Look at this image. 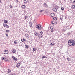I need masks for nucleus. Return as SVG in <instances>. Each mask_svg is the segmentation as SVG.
<instances>
[{"instance_id": "f257e3e1", "label": "nucleus", "mask_w": 75, "mask_h": 75, "mask_svg": "<svg viewBox=\"0 0 75 75\" xmlns=\"http://www.w3.org/2000/svg\"><path fill=\"white\" fill-rule=\"evenodd\" d=\"M68 44L69 46H71V47L75 46V42L74 41V40L70 39L68 41Z\"/></svg>"}, {"instance_id": "f03ea898", "label": "nucleus", "mask_w": 75, "mask_h": 75, "mask_svg": "<svg viewBox=\"0 0 75 75\" xmlns=\"http://www.w3.org/2000/svg\"><path fill=\"white\" fill-rule=\"evenodd\" d=\"M36 27L37 29L39 30H41L42 28L40 25H38L36 26Z\"/></svg>"}, {"instance_id": "7ed1b4c3", "label": "nucleus", "mask_w": 75, "mask_h": 75, "mask_svg": "<svg viewBox=\"0 0 75 75\" xmlns=\"http://www.w3.org/2000/svg\"><path fill=\"white\" fill-rule=\"evenodd\" d=\"M8 53V50H5L4 51V54H7Z\"/></svg>"}, {"instance_id": "20e7f679", "label": "nucleus", "mask_w": 75, "mask_h": 75, "mask_svg": "<svg viewBox=\"0 0 75 75\" xmlns=\"http://www.w3.org/2000/svg\"><path fill=\"white\" fill-rule=\"evenodd\" d=\"M21 65V64L19 63H18L17 65H16V67L17 68H19L20 67V65Z\"/></svg>"}, {"instance_id": "39448f33", "label": "nucleus", "mask_w": 75, "mask_h": 75, "mask_svg": "<svg viewBox=\"0 0 75 75\" xmlns=\"http://www.w3.org/2000/svg\"><path fill=\"white\" fill-rule=\"evenodd\" d=\"M53 11L55 12H57V9L56 8H53L52 9Z\"/></svg>"}, {"instance_id": "423d86ee", "label": "nucleus", "mask_w": 75, "mask_h": 75, "mask_svg": "<svg viewBox=\"0 0 75 75\" xmlns=\"http://www.w3.org/2000/svg\"><path fill=\"white\" fill-rule=\"evenodd\" d=\"M43 36L41 34H40L38 35V37L39 38H42Z\"/></svg>"}, {"instance_id": "0eeeda50", "label": "nucleus", "mask_w": 75, "mask_h": 75, "mask_svg": "<svg viewBox=\"0 0 75 75\" xmlns=\"http://www.w3.org/2000/svg\"><path fill=\"white\" fill-rule=\"evenodd\" d=\"M12 58L13 59H14L15 61H17V59L16 58H15V57H14V56H13L12 57Z\"/></svg>"}, {"instance_id": "6e6552de", "label": "nucleus", "mask_w": 75, "mask_h": 75, "mask_svg": "<svg viewBox=\"0 0 75 75\" xmlns=\"http://www.w3.org/2000/svg\"><path fill=\"white\" fill-rule=\"evenodd\" d=\"M43 6H44V7H48V5L47 4H46V3H44L43 4Z\"/></svg>"}, {"instance_id": "1a4fd4ad", "label": "nucleus", "mask_w": 75, "mask_h": 75, "mask_svg": "<svg viewBox=\"0 0 75 75\" xmlns=\"http://www.w3.org/2000/svg\"><path fill=\"white\" fill-rule=\"evenodd\" d=\"M21 7L22 8H23V9H25V5H22Z\"/></svg>"}, {"instance_id": "9d476101", "label": "nucleus", "mask_w": 75, "mask_h": 75, "mask_svg": "<svg viewBox=\"0 0 75 75\" xmlns=\"http://www.w3.org/2000/svg\"><path fill=\"white\" fill-rule=\"evenodd\" d=\"M55 16V13H52L51 14V17H54Z\"/></svg>"}, {"instance_id": "9b49d317", "label": "nucleus", "mask_w": 75, "mask_h": 75, "mask_svg": "<svg viewBox=\"0 0 75 75\" xmlns=\"http://www.w3.org/2000/svg\"><path fill=\"white\" fill-rule=\"evenodd\" d=\"M11 71L10 69H8V71H7L8 73L9 74L11 72Z\"/></svg>"}, {"instance_id": "f8f14e48", "label": "nucleus", "mask_w": 75, "mask_h": 75, "mask_svg": "<svg viewBox=\"0 0 75 75\" xmlns=\"http://www.w3.org/2000/svg\"><path fill=\"white\" fill-rule=\"evenodd\" d=\"M75 6L74 5H72L71 6V8L72 9H75Z\"/></svg>"}, {"instance_id": "ddd939ff", "label": "nucleus", "mask_w": 75, "mask_h": 75, "mask_svg": "<svg viewBox=\"0 0 75 75\" xmlns=\"http://www.w3.org/2000/svg\"><path fill=\"white\" fill-rule=\"evenodd\" d=\"M37 50V48H34L33 49V52H34V51H35Z\"/></svg>"}, {"instance_id": "4468645a", "label": "nucleus", "mask_w": 75, "mask_h": 75, "mask_svg": "<svg viewBox=\"0 0 75 75\" xmlns=\"http://www.w3.org/2000/svg\"><path fill=\"white\" fill-rule=\"evenodd\" d=\"M27 2H28V1L27 0H25L24 1V3L26 4V3H27Z\"/></svg>"}, {"instance_id": "2eb2a0df", "label": "nucleus", "mask_w": 75, "mask_h": 75, "mask_svg": "<svg viewBox=\"0 0 75 75\" xmlns=\"http://www.w3.org/2000/svg\"><path fill=\"white\" fill-rule=\"evenodd\" d=\"M2 60H4L6 59V57H1Z\"/></svg>"}, {"instance_id": "dca6fc26", "label": "nucleus", "mask_w": 75, "mask_h": 75, "mask_svg": "<svg viewBox=\"0 0 75 75\" xmlns=\"http://www.w3.org/2000/svg\"><path fill=\"white\" fill-rule=\"evenodd\" d=\"M70 1L71 3H75V0H74V1H73V0H70Z\"/></svg>"}, {"instance_id": "f3484780", "label": "nucleus", "mask_w": 75, "mask_h": 75, "mask_svg": "<svg viewBox=\"0 0 75 75\" xmlns=\"http://www.w3.org/2000/svg\"><path fill=\"white\" fill-rule=\"evenodd\" d=\"M12 52L13 53H15V52H16V50H13V51H12Z\"/></svg>"}, {"instance_id": "a211bd4d", "label": "nucleus", "mask_w": 75, "mask_h": 75, "mask_svg": "<svg viewBox=\"0 0 75 75\" xmlns=\"http://www.w3.org/2000/svg\"><path fill=\"white\" fill-rule=\"evenodd\" d=\"M4 23H8V21H7V20H5L4 21Z\"/></svg>"}, {"instance_id": "6ab92c4d", "label": "nucleus", "mask_w": 75, "mask_h": 75, "mask_svg": "<svg viewBox=\"0 0 75 75\" xmlns=\"http://www.w3.org/2000/svg\"><path fill=\"white\" fill-rule=\"evenodd\" d=\"M54 45V43L52 42L50 43V45H51V46H52V45Z\"/></svg>"}, {"instance_id": "aec40b11", "label": "nucleus", "mask_w": 75, "mask_h": 75, "mask_svg": "<svg viewBox=\"0 0 75 75\" xmlns=\"http://www.w3.org/2000/svg\"><path fill=\"white\" fill-rule=\"evenodd\" d=\"M21 41H22V42H24V41H25V39H24V38L21 39Z\"/></svg>"}, {"instance_id": "412c9836", "label": "nucleus", "mask_w": 75, "mask_h": 75, "mask_svg": "<svg viewBox=\"0 0 75 75\" xmlns=\"http://www.w3.org/2000/svg\"><path fill=\"white\" fill-rule=\"evenodd\" d=\"M25 47L26 48H28V45H26L25 46Z\"/></svg>"}, {"instance_id": "4be33fe9", "label": "nucleus", "mask_w": 75, "mask_h": 75, "mask_svg": "<svg viewBox=\"0 0 75 75\" xmlns=\"http://www.w3.org/2000/svg\"><path fill=\"white\" fill-rule=\"evenodd\" d=\"M26 37H27V38H29V35L28 34H27L26 35H25Z\"/></svg>"}, {"instance_id": "5701e85b", "label": "nucleus", "mask_w": 75, "mask_h": 75, "mask_svg": "<svg viewBox=\"0 0 75 75\" xmlns=\"http://www.w3.org/2000/svg\"><path fill=\"white\" fill-rule=\"evenodd\" d=\"M14 43L15 44H18V42H17V41H14Z\"/></svg>"}, {"instance_id": "b1692460", "label": "nucleus", "mask_w": 75, "mask_h": 75, "mask_svg": "<svg viewBox=\"0 0 75 75\" xmlns=\"http://www.w3.org/2000/svg\"><path fill=\"white\" fill-rule=\"evenodd\" d=\"M53 20H57V18L56 17H54L53 18Z\"/></svg>"}, {"instance_id": "393cba45", "label": "nucleus", "mask_w": 75, "mask_h": 75, "mask_svg": "<svg viewBox=\"0 0 75 75\" xmlns=\"http://www.w3.org/2000/svg\"><path fill=\"white\" fill-rule=\"evenodd\" d=\"M27 18H28V16H25V20H27Z\"/></svg>"}, {"instance_id": "a878e982", "label": "nucleus", "mask_w": 75, "mask_h": 75, "mask_svg": "<svg viewBox=\"0 0 75 75\" xmlns=\"http://www.w3.org/2000/svg\"><path fill=\"white\" fill-rule=\"evenodd\" d=\"M5 27L6 28H9V26L7 25V24H6V25H5Z\"/></svg>"}, {"instance_id": "bb28decb", "label": "nucleus", "mask_w": 75, "mask_h": 75, "mask_svg": "<svg viewBox=\"0 0 75 75\" xmlns=\"http://www.w3.org/2000/svg\"><path fill=\"white\" fill-rule=\"evenodd\" d=\"M6 33H9V30H7L6 31Z\"/></svg>"}, {"instance_id": "cd10ccee", "label": "nucleus", "mask_w": 75, "mask_h": 75, "mask_svg": "<svg viewBox=\"0 0 75 75\" xmlns=\"http://www.w3.org/2000/svg\"><path fill=\"white\" fill-rule=\"evenodd\" d=\"M38 33H35V36H37L38 35Z\"/></svg>"}, {"instance_id": "c85d7f7f", "label": "nucleus", "mask_w": 75, "mask_h": 75, "mask_svg": "<svg viewBox=\"0 0 75 75\" xmlns=\"http://www.w3.org/2000/svg\"><path fill=\"white\" fill-rule=\"evenodd\" d=\"M29 25H30V27H32V23H29Z\"/></svg>"}, {"instance_id": "c756f323", "label": "nucleus", "mask_w": 75, "mask_h": 75, "mask_svg": "<svg viewBox=\"0 0 75 75\" xmlns=\"http://www.w3.org/2000/svg\"><path fill=\"white\" fill-rule=\"evenodd\" d=\"M46 56H43L42 57V59H43V58H46Z\"/></svg>"}, {"instance_id": "7c9ffc66", "label": "nucleus", "mask_w": 75, "mask_h": 75, "mask_svg": "<svg viewBox=\"0 0 75 75\" xmlns=\"http://www.w3.org/2000/svg\"><path fill=\"white\" fill-rule=\"evenodd\" d=\"M61 9L62 11H64V8L62 7L61 8Z\"/></svg>"}, {"instance_id": "2f4dec72", "label": "nucleus", "mask_w": 75, "mask_h": 75, "mask_svg": "<svg viewBox=\"0 0 75 75\" xmlns=\"http://www.w3.org/2000/svg\"><path fill=\"white\" fill-rule=\"evenodd\" d=\"M50 29L52 30L53 29H54V27H53L52 26L50 27Z\"/></svg>"}, {"instance_id": "473e14b6", "label": "nucleus", "mask_w": 75, "mask_h": 75, "mask_svg": "<svg viewBox=\"0 0 75 75\" xmlns=\"http://www.w3.org/2000/svg\"><path fill=\"white\" fill-rule=\"evenodd\" d=\"M51 23H52V24H55L54 22L53 21H52L51 22Z\"/></svg>"}, {"instance_id": "72a5a7b5", "label": "nucleus", "mask_w": 75, "mask_h": 75, "mask_svg": "<svg viewBox=\"0 0 75 75\" xmlns=\"http://www.w3.org/2000/svg\"><path fill=\"white\" fill-rule=\"evenodd\" d=\"M67 61H70V59L69 58H66Z\"/></svg>"}, {"instance_id": "f704fd0d", "label": "nucleus", "mask_w": 75, "mask_h": 75, "mask_svg": "<svg viewBox=\"0 0 75 75\" xmlns=\"http://www.w3.org/2000/svg\"><path fill=\"white\" fill-rule=\"evenodd\" d=\"M6 23L5 24V23H4V24H3V25L4 26V27H5V26H6Z\"/></svg>"}, {"instance_id": "c9c22d12", "label": "nucleus", "mask_w": 75, "mask_h": 75, "mask_svg": "<svg viewBox=\"0 0 75 75\" xmlns=\"http://www.w3.org/2000/svg\"><path fill=\"white\" fill-rule=\"evenodd\" d=\"M24 12L25 14L27 13V12H26L25 10H24Z\"/></svg>"}, {"instance_id": "e433bc0d", "label": "nucleus", "mask_w": 75, "mask_h": 75, "mask_svg": "<svg viewBox=\"0 0 75 75\" xmlns=\"http://www.w3.org/2000/svg\"><path fill=\"white\" fill-rule=\"evenodd\" d=\"M8 60L7 59H6V60L4 61L5 62H6L7 61H8V60Z\"/></svg>"}, {"instance_id": "4c0bfd02", "label": "nucleus", "mask_w": 75, "mask_h": 75, "mask_svg": "<svg viewBox=\"0 0 75 75\" xmlns=\"http://www.w3.org/2000/svg\"><path fill=\"white\" fill-rule=\"evenodd\" d=\"M8 33H7L6 34V37H8Z\"/></svg>"}, {"instance_id": "58836bf2", "label": "nucleus", "mask_w": 75, "mask_h": 75, "mask_svg": "<svg viewBox=\"0 0 75 75\" xmlns=\"http://www.w3.org/2000/svg\"><path fill=\"white\" fill-rule=\"evenodd\" d=\"M10 8H12L13 7V6H11V5L9 6Z\"/></svg>"}, {"instance_id": "ea45409f", "label": "nucleus", "mask_w": 75, "mask_h": 75, "mask_svg": "<svg viewBox=\"0 0 75 75\" xmlns=\"http://www.w3.org/2000/svg\"><path fill=\"white\" fill-rule=\"evenodd\" d=\"M70 34H71V33H67L68 35H70Z\"/></svg>"}, {"instance_id": "a19ab883", "label": "nucleus", "mask_w": 75, "mask_h": 75, "mask_svg": "<svg viewBox=\"0 0 75 75\" xmlns=\"http://www.w3.org/2000/svg\"><path fill=\"white\" fill-rule=\"evenodd\" d=\"M40 33L41 34H43V32H42V31H41L40 32Z\"/></svg>"}, {"instance_id": "79ce46f5", "label": "nucleus", "mask_w": 75, "mask_h": 75, "mask_svg": "<svg viewBox=\"0 0 75 75\" xmlns=\"http://www.w3.org/2000/svg\"><path fill=\"white\" fill-rule=\"evenodd\" d=\"M31 23H32L31 22V21H30L29 22V24H31Z\"/></svg>"}, {"instance_id": "37998d69", "label": "nucleus", "mask_w": 75, "mask_h": 75, "mask_svg": "<svg viewBox=\"0 0 75 75\" xmlns=\"http://www.w3.org/2000/svg\"><path fill=\"white\" fill-rule=\"evenodd\" d=\"M42 11H42V10H40V13H42Z\"/></svg>"}, {"instance_id": "c03bdc74", "label": "nucleus", "mask_w": 75, "mask_h": 75, "mask_svg": "<svg viewBox=\"0 0 75 75\" xmlns=\"http://www.w3.org/2000/svg\"><path fill=\"white\" fill-rule=\"evenodd\" d=\"M62 18L61 17H60V20H62Z\"/></svg>"}, {"instance_id": "a18cd8bd", "label": "nucleus", "mask_w": 75, "mask_h": 75, "mask_svg": "<svg viewBox=\"0 0 75 75\" xmlns=\"http://www.w3.org/2000/svg\"><path fill=\"white\" fill-rule=\"evenodd\" d=\"M51 32L52 33H53V32H54V30H51Z\"/></svg>"}, {"instance_id": "49530a36", "label": "nucleus", "mask_w": 75, "mask_h": 75, "mask_svg": "<svg viewBox=\"0 0 75 75\" xmlns=\"http://www.w3.org/2000/svg\"><path fill=\"white\" fill-rule=\"evenodd\" d=\"M16 1V2H18V0H17Z\"/></svg>"}, {"instance_id": "de8ad7c7", "label": "nucleus", "mask_w": 75, "mask_h": 75, "mask_svg": "<svg viewBox=\"0 0 75 75\" xmlns=\"http://www.w3.org/2000/svg\"><path fill=\"white\" fill-rule=\"evenodd\" d=\"M1 0H0V3H1Z\"/></svg>"}, {"instance_id": "09e8293b", "label": "nucleus", "mask_w": 75, "mask_h": 75, "mask_svg": "<svg viewBox=\"0 0 75 75\" xmlns=\"http://www.w3.org/2000/svg\"><path fill=\"white\" fill-rule=\"evenodd\" d=\"M63 58H65V56H63Z\"/></svg>"}, {"instance_id": "8fccbe9b", "label": "nucleus", "mask_w": 75, "mask_h": 75, "mask_svg": "<svg viewBox=\"0 0 75 75\" xmlns=\"http://www.w3.org/2000/svg\"><path fill=\"white\" fill-rule=\"evenodd\" d=\"M21 68H23V67H21Z\"/></svg>"}, {"instance_id": "3c124183", "label": "nucleus", "mask_w": 75, "mask_h": 75, "mask_svg": "<svg viewBox=\"0 0 75 75\" xmlns=\"http://www.w3.org/2000/svg\"><path fill=\"white\" fill-rule=\"evenodd\" d=\"M27 34H25V35H27Z\"/></svg>"}, {"instance_id": "603ef678", "label": "nucleus", "mask_w": 75, "mask_h": 75, "mask_svg": "<svg viewBox=\"0 0 75 75\" xmlns=\"http://www.w3.org/2000/svg\"><path fill=\"white\" fill-rule=\"evenodd\" d=\"M49 31V30H47V31Z\"/></svg>"}, {"instance_id": "864d4df0", "label": "nucleus", "mask_w": 75, "mask_h": 75, "mask_svg": "<svg viewBox=\"0 0 75 75\" xmlns=\"http://www.w3.org/2000/svg\"><path fill=\"white\" fill-rule=\"evenodd\" d=\"M0 66H1V64H0Z\"/></svg>"}, {"instance_id": "5fc2aeb1", "label": "nucleus", "mask_w": 75, "mask_h": 75, "mask_svg": "<svg viewBox=\"0 0 75 75\" xmlns=\"http://www.w3.org/2000/svg\"><path fill=\"white\" fill-rule=\"evenodd\" d=\"M49 69H51V68H50Z\"/></svg>"}, {"instance_id": "6e6d98bb", "label": "nucleus", "mask_w": 75, "mask_h": 75, "mask_svg": "<svg viewBox=\"0 0 75 75\" xmlns=\"http://www.w3.org/2000/svg\"><path fill=\"white\" fill-rule=\"evenodd\" d=\"M19 44H20V43H19Z\"/></svg>"}, {"instance_id": "4d7b16f0", "label": "nucleus", "mask_w": 75, "mask_h": 75, "mask_svg": "<svg viewBox=\"0 0 75 75\" xmlns=\"http://www.w3.org/2000/svg\"><path fill=\"white\" fill-rule=\"evenodd\" d=\"M19 44H20V43H19Z\"/></svg>"}, {"instance_id": "13d9d810", "label": "nucleus", "mask_w": 75, "mask_h": 75, "mask_svg": "<svg viewBox=\"0 0 75 75\" xmlns=\"http://www.w3.org/2000/svg\"><path fill=\"white\" fill-rule=\"evenodd\" d=\"M57 23H56L55 24H57Z\"/></svg>"}, {"instance_id": "bf43d9fd", "label": "nucleus", "mask_w": 75, "mask_h": 75, "mask_svg": "<svg viewBox=\"0 0 75 75\" xmlns=\"http://www.w3.org/2000/svg\"><path fill=\"white\" fill-rule=\"evenodd\" d=\"M24 43H25V42H24Z\"/></svg>"}]
</instances>
